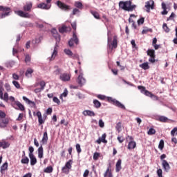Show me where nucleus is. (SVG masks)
I'll use <instances>...</instances> for the list:
<instances>
[{"label": "nucleus", "mask_w": 177, "mask_h": 177, "mask_svg": "<svg viewBox=\"0 0 177 177\" xmlns=\"http://www.w3.org/2000/svg\"><path fill=\"white\" fill-rule=\"evenodd\" d=\"M74 42L76 45H78L80 40L78 39V37H77V33L75 31L73 32V38H71L68 41L69 46H74Z\"/></svg>", "instance_id": "nucleus-5"}, {"label": "nucleus", "mask_w": 177, "mask_h": 177, "mask_svg": "<svg viewBox=\"0 0 177 177\" xmlns=\"http://www.w3.org/2000/svg\"><path fill=\"white\" fill-rule=\"evenodd\" d=\"M34 73V70L31 69V68H28L26 70V72L25 73L26 77H31V74Z\"/></svg>", "instance_id": "nucleus-34"}, {"label": "nucleus", "mask_w": 177, "mask_h": 177, "mask_svg": "<svg viewBox=\"0 0 177 177\" xmlns=\"http://www.w3.org/2000/svg\"><path fill=\"white\" fill-rule=\"evenodd\" d=\"M147 56H149L150 57H156V51L153 49H148L147 51Z\"/></svg>", "instance_id": "nucleus-28"}, {"label": "nucleus", "mask_w": 177, "mask_h": 177, "mask_svg": "<svg viewBox=\"0 0 177 177\" xmlns=\"http://www.w3.org/2000/svg\"><path fill=\"white\" fill-rule=\"evenodd\" d=\"M122 125V123H121V122H119L117 123L115 129L118 131V132H121Z\"/></svg>", "instance_id": "nucleus-41"}, {"label": "nucleus", "mask_w": 177, "mask_h": 177, "mask_svg": "<svg viewBox=\"0 0 177 177\" xmlns=\"http://www.w3.org/2000/svg\"><path fill=\"white\" fill-rule=\"evenodd\" d=\"M37 8L39 9H45L46 10H48V9H50V5L46 4L45 3H41L38 4Z\"/></svg>", "instance_id": "nucleus-14"}, {"label": "nucleus", "mask_w": 177, "mask_h": 177, "mask_svg": "<svg viewBox=\"0 0 177 177\" xmlns=\"http://www.w3.org/2000/svg\"><path fill=\"white\" fill-rule=\"evenodd\" d=\"M73 168V160L71 159L68 162H66L64 167L62 168V174H65L66 175H68L70 174V169Z\"/></svg>", "instance_id": "nucleus-4"}, {"label": "nucleus", "mask_w": 177, "mask_h": 177, "mask_svg": "<svg viewBox=\"0 0 177 177\" xmlns=\"http://www.w3.org/2000/svg\"><path fill=\"white\" fill-rule=\"evenodd\" d=\"M53 100L54 103H57V104H60V100L57 97H54L53 98Z\"/></svg>", "instance_id": "nucleus-62"}, {"label": "nucleus", "mask_w": 177, "mask_h": 177, "mask_svg": "<svg viewBox=\"0 0 177 177\" xmlns=\"http://www.w3.org/2000/svg\"><path fill=\"white\" fill-rule=\"evenodd\" d=\"M75 8H77V9H82L84 6L82 5V3H81L80 1H76L75 3Z\"/></svg>", "instance_id": "nucleus-42"}, {"label": "nucleus", "mask_w": 177, "mask_h": 177, "mask_svg": "<svg viewBox=\"0 0 177 177\" xmlns=\"http://www.w3.org/2000/svg\"><path fill=\"white\" fill-rule=\"evenodd\" d=\"M44 172L46 174H52V172H53V167H52V166H48L44 169Z\"/></svg>", "instance_id": "nucleus-33"}, {"label": "nucleus", "mask_w": 177, "mask_h": 177, "mask_svg": "<svg viewBox=\"0 0 177 177\" xmlns=\"http://www.w3.org/2000/svg\"><path fill=\"white\" fill-rule=\"evenodd\" d=\"M157 175L158 177H162V169H158Z\"/></svg>", "instance_id": "nucleus-61"}, {"label": "nucleus", "mask_w": 177, "mask_h": 177, "mask_svg": "<svg viewBox=\"0 0 177 177\" xmlns=\"http://www.w3.org/2000/svg\"><path fill=\"white\" fill-rule=\"evenodd\" d=\"M145 8L148 9V10H150V8L154 9V1L150 0L149 1H147L145 3Z\"/></svg>", "instance_id": "nucleus-13"}, {"label": "nucleus", "mask_w": 177, "mask_h": 177, "mask_svg": "<svg viewBox=\"0 0 177 177\" xmlns=\"http://www.w3.org/2000/svg\"><path fill=\"white\" fill-rule=\"evenodd\" d=\"M10 8L0 6V19H5L10 15Z\"/></svg>", "instance_id": "nucleus-3"}, {"label": "nucleus", "mask_w": 177, "mask_h": 177, "mask_svg": "<svg viewBox=\"0 0 177 177\" xmlns=\"http://www.w3.org/2000/svg\"><path fill=\"white\" fill-rule=\"evenodd\" d=\"M100 139H101V142H102V143H106L107 140H106V133H104L102 136V138H100Z\"/></svg>", "instance_id": "nucleus-56"}, {"label": "nucleus", "mask_w": 177, "mask_h": 177, "mask_svg": "<svg viewBox=\"0 0 177 177\" xmlns=\"http://www.w3.org/2000/svg\"><path fill=\"white\" fill-rule=\"evenodd\" d=\"M23 100H24L25 102H26V103H28V104H32V106L33 107H36V104L35 102L30 100L28 98H27V97L24 96L23 97Z\"/></svg>", "instance_id": "nucleus-29"}, {"label": "nucleus", "mask_w": 177, "mask_h": 177, "mask_svg": "<svg viewBox=\"0 0 177 177\" xmlns=\"http://www.w3.org/2000/svg\"><path fill=\"white\" fill-rule=\"evenodd\" d=\"M11 106L15 109V110H20L21 111H24L26 108H24V105H22L20 102H15L14 104H11Z\"/></svg>", "instance_id": "nucleus-8"}, {"label": "nucleus", "mask_w": 177, "mask_h": 177, "mask_svg": "<svg viewBox=\"0 0 177 177\" xmlns=\"http://www.w3.org/2000/svg\"><path fill=\"white\" fill-rule=\"evenodd\" d=\"M75 147L78 154H80V153L82 151V149H81V145L80 144H76Z\"/></svg>", "instance_id": "nucleus-51"}, {"label": "nucleus", "mask_w": 177, "mask_h": 177, "mask_svg": "<svg viewBox=\"0 0 177 177\" xmlns=\"http://www.w3.org/2000/svg\"><path fill=\"white\" fill-rule=\"evenodd\" d=\"M162 165L165 171H169L171 169V166H169V163L166 160H162Z\"/></svg>", "instance_id": "nucleus-17"}, {"label": "nucleus", "mask_w": 177, "mask_h": 177, "mask_svg": "<svg viewBox=\"0 0 177 177\" xmlns=\"http://www.w3.org/2000/svg\"><path fill=\"white\" fill-rule=\"evenodd\" d=\"M67 95H68V91H67V89H65L64 93L61 94L59 99H63V97H66Z\"/></svg>", "instance_id": "nucleus-46"}, {"label": "nucleus", "mask_w": 177, "mask_h": 177, "mask_svg": "<svg viewBox=\"0 0 177 177\" xmlns=\"http://www.w3.org/2000/svg\"><path fill=\"white\" fill-rule=\"evenodd\" d=\"M122 162V160H121V159H119L116 162V165H115L116 172H120V171H121V169H122V167H121Z\"/></svg>", "instance_id": "nucleus-21"}, {"label": "nucleus", "mask_w": 177, "mask_h": 177, "mask_svg": "<svg viewBox=\"0 0 177 177\" xmlns=\"http://www.w3.org/2000/svg\"><path fill=\"white\" fill-rule=\"evenodd\" d=\"M98 124L100 128H104V122L102 119L99 120Z\"/></svg>", "instance_id": "nucleus-59"}, {"label": "nucleus", "mask_w": 177, "mask_h": 177, "mask_svg": "<svg viewBox=\"0 0 177 177\" xmlns=\"http://www.w3.org/2000/svg\"><path fill=\"white\" fill-rule=\"evenodd\" d=\"M118 140L119 142L122 143L125 141V138H124V136H118Z\"/></svg>", "instance_id": "nucleus-52"}, {"label": "nucleus", "mask_w": 177, "mask_h": 177, "mask_svg": "<svg viewBox=\"0 0 177 177\" xmlns=\"http://www.w3.org/2000/svg\"><path fill=\"white\" fill-rule=\"evenodd\" d=\"M59 80L63 81V82H67L71 80V74L70 73H61L59 75Z\"/></svg>", "instance_id": "nucleus-7"}, {"label": "nucleus", "mask_w": 177, "mask_h": 177, "mask_svg": "<svg viewBox=\"0 0 177 177\" xmlns=\"http://www.w3.org/2000/svg\"><path fill=\"white\" fill-rule=\"evenodd\" d=\"M6 117V113L5 112L0 111V119L5 118Z\"/></svg>", "instance_id": "nucleus-63"}, {"label": "nucleus", "mask_w": 177, "mask_h": 177, "mask_svg": "<svg viewBox=\"0 0 177 177\" xmlns=\"http://www.w3.org/2000/svg\"><path fill=\"white\" fill-rule=\"evenodd\" d=\"M9 122V120H8V119L3 118L0 119V127L1 128H5V127H6V125H8Z\"/></svg>", "instance_id": "nucleus-16"}, {"label": "nucleus", "mask_w": 177, "mask_h": 177, "mask_svg": "<svg viewBox=\"0 0 177 177\" xmlns=\"http://www.w3.org/2000/svg\"><path fill=\"white\" fill-rule=\"evenodd\" d=\"M64 52L65 55H67V56H68V57H75V55H74L70 49H64Z\"/></svg>", "instance_id": "nucleus-25"}, {"label": "nucleus", "mask_w": 177, "mask_h": 177, "mask_svg": "<svg viewBox=\"0 0 177 177\" xmlns=\"http://www.w3.org/2000/svg\"><path fill=\"white\" fill-rule=\"evenodd\" d=\"M67 28H67L66 26H63L59 28V32L63 34L64 32H67Z\"/></svg>", "instance_id": "nucleus-40"}, {"label": "nucleus", "mask_w": 177, "mask_h": 177, "mask_svg": "<svg viewBox=\"0 0 177 177\" xmlns=\"http://www.w3.org/2000/svg\"><path fill=\"white\" fill-rule=\"evenodd\" d=\"M1 100H4V102H8L9 101V95L8 93H5L3 95V98H1Z\"/></svg>", "instance_id": "nucleus-43"}, {"label": "nucleus", "mask_w": 177, "mask_h": 177, "mask_svg": "<svg viewBox=\"0 0 177 177\" xmlns=\"http://www.w3.org/2000/svg\"><path fill=\"white\" fill-rule=\"evenodd\" d=\"M104 177H111V170H110V167H108L106 172L104 174Z\"/></svg>", "instance_id": "nucleus-37"}, {"label": "nucleus", "mask_w": 177, "mask_h": 177, "mask_svg": "<svg viewBox=\"0 0 177 177\" xmlns=\"http://www.w3.org/2000/svg\"><path fill=\"white\" fill-rule=\"evenodd\" d=\"M93 104L95 106V107L96 109H99L100 108V106H102V104L100 103V102H99V100H93Z\"/></svg>", "instance_id": "nucleus-36"}, {"label": "nucleus", "mask_w": 177, "mask_h": 177, "mask_svg": "<svg viewBox=\"0 0 177 177\" xmlns=\"http://www.w3.org/2000/svg\"><path fill=\"white\" fill-rule=\"evenodd\" d=\"M41 142L43 145H46L48 143V131H45L41 139Z\"/></svg>", "instance_id": "nucleus-26"}, {"label": "nucleus", "mask_w": 177, "mask_h": 177, "mask_svg": "<svg viewBox=\"0 0 177 177\" xmlns=\"http://www.w3.org/2000/svg\"><path fill=\"white\" fill-rule=\"evenodd\" d=\"M118 46V37L117 35H114L111 42V49H117Z\"/></svg>", "instance_id": "nucleus-11"}, {"label": "nucleus", "mask_w": 177, "mask_h": 177, "mask_svg": "<svg viewBox=\"0 0 177 177\" xmlns=\"http://www.w3.org/2000/svg\"><path fill=\"white\" fill-rule=\"evenodd\" d=\"M8 100H10V102H11V104H15V102H19V101H16V100H15V97H13V96H10V97H8Z\"/></svg>", "instance_id": "nucleus-57"}, {"label": "nucleus", "mask_w": 177, "mask_h": 177, "mask_svg": "<svg viewBox=\"0 0 177 177\" xmlns=\"http://www.w3.org/2000/svg\"><path fill=\"white\" fill-rule=\"evenodd\" d=\"M9 146H10L9 142L5 140L0 141V147H2V149H8Z\"/></svg>", "instance_id": "nucleus-22"}, {"label": "nucleus", "mask_w": 177, "mask_h": 177, "mask_svg": "<svg viewBox=\"0 0 177 177\" xmlns=\"http://www.w3.org/2000/svg\"><path fill=\"white\" fill-rule=\"evenodd\" d=\"M148 135H156V129L151 128L147 132Z\"/></svg>", "instance_id": "nucleus-48"}, {"label": "nucleus", "mask_w": 177, "mask_h": 177, "mask_svg": "<svg viewBox=\"0 0 177 177\" xmlns=\"http://www.w3.org/2000/svg\"><path fill=\"white\" fill-rule=\"evenodd\" d=\"M100 158V153L95 152L93 156L94 161H97V160H99Z\"/></svg>", "instance_id": "nucleus-38"}, {"label": "nucleus", "mask_w": 177, "mask_h": 177, "mask_svg": "<svg viewBox=\"0 0 177 177\" xmlns=\"http://www.w3.org/2000/svg\"><path fill=\"white\" fill-rule=\"evenodd\" d=\"M34 147H29V156H34Z\"/></svg>", "instance_id": "nucleus-58"}, {"label": "nucleus", "mask_w": 177, "mask_h": 177, "mask_svg": "<svg viewBox=\"0 0 177 177\" xmlns=\"http://www.w3.org/2000/svg\"><path fill=\"white\" fill-rule=\"evenodd\" d=\"M38 157L39 158H44V147H42V145H41L38 149Z\"/></svg>", "instance_id": "nucleus-23"}, {"label": "nucleus", "mask_w": 177, "mask_h": 177, "mask_svg": "<svg viewBox=\"0 0 177 177\" xmlns=\"http://www.w3.org/2000/svg\"><path fill=\"white\" fill-rule=\"evenodd\" d=\"M138 88L141 91V93H146V87L143 86H138Z\"/></svg>", "instance_id": "nucleus-45"}, {"label": "nucleus", "mask_w": 177, "mask_h": 177, "mask_svg": "<svg viewBox=\"0 0 177 177\" xmlns=\"http://www.w3.org/2000/svg\"><path fill=\"white\" fill-rule=\"evenodd\" d=\"M33 115L35 117L37 116L38 118L39 124L40 125H42L45 121L42 119V113H41V111H37V113L33 112Z\"/></svg>", "instance_id": "nucleus-12"}, {"label": "nucleus", "mask_w": 177, "mask_h": 177, "mask_svg": "<svg viewBox=\"0 0 177 177\" xmlns=\"http://www.w3.org/2000/svg\"><path fill=\"white\" fill-rule=\"evenodd\" d=\"M8 165L7 162L3 164L0 169L1 174H3V172H5V171L8 169Z\"/></svg>", "instance_id": "nucleus-31"}, {"label": "nucleus", "mask_w": 177, "mask_h": 177, "mask_svg": "<svg viewBox=\"0 0 177 177\" xmlns=\"http://www.w3.org/2000/svg\"><path fill=\"white\" fill-rule=\"evenodd\" d=\"M162 28L165 32H169L170 30L167 24H163Z\"/></svg>", "instance_id": "nucleus-47"}, {"label": "nucleus", "mask_w": 177, "mask_h": 177, "mask_svg": "<svg viewBox=\"0 0 177 177\" xmlns=\"http://www.w3.org/2000/svg\"><path fill=\"white\" fill-rule=\"evenodd\" d=\"M111 50V39L110 38V32H108V53Z\"/></svg>", "instance_id": "nucleus-30"}, {"label": "nucleus", "mask_w": 177, "mask_h": 177, "mask_svg": "<svg viewBox=\"0 0 177 177\" xmlns=\"http://www.w3.org/2000/svg\"><path fill=\"white\" fill-rule=\"evenodd\" d=\"M56 56H57V48L55 46L54 48V50L53 52V54L51 55V59L50 60H53V59H55V57H56Z\"/></svg>", "instance_id": "nucleus-39"}, {"label": "nucleus", "mask_w": 177, "mask_h": 177, "mask_svg": "<svg viewBox=\"0 0 177 177\" xmlns=\"http://www.w3.org/2000/svg\"><path fill=\"white\" fill-rule=\"evenodd\" d=\"M137 22H138V26L143 24L145 23V17H141L140 19H139L138 20Z\"/></svg>", "instance_id": "nucleus-54"}, {"label": "nucleus", "mask_w": 177, "mask_h": 177, "mask_svg": "<svg viewBox=\"0 0 177 177\" xmlns=\"http://www.w3.org/2000/svg\"><path fill=\"white\" fill-rule=\"evenodd\" d=\"M89 176V170L86 169L83 174V177H88Z\"/></svg>", "instance_id": "nucleus-64"}, {"label": "nucleus", "mask_w": 177, "mask_h": 177, "mask_svg": "<svg viewBox=\"0 0 177 177\" xmlns=\"http://www.w3.org/2000/svg\"><path fill=\"white\" fill-rule=\"evenodd\" d=\"M57 5L58 6V8H59V9H61V10H64L65 12H68V10H70V9H71L70 8V6H68L67 4L58 1H57Z\"/></svg>", "instance_id": "nucleus-6"}, {"label": "nucleus", "mask_w": 177, "mask_h": 177, "mask_svg": "<svg viewBox=\"0 0 177 177\" xmlns=\"http://www.w3.org/2000/svg\"><path fill=\"white\" fill-rule=\"evenodd\" d=\"M83 115L86 117V115H88V117H95L96 114H95V112L89 110H86L83 111Z\"/></svg>", "instance_id": "nucleus-19"}, {"label": "nucleus", "mask_w": 177, "mask_h": 177, "mask_svg": "<svg viewBox=\"0 0 177 177\" xmlns=\"http://www.w3.org/2000/svg\"><path fill=\"white\" fill-rule=\"evenodd\" d=\"M140 68H142V70H149L150 68V66H149V62H145L142 64H140Z\"/></svg>", "instance_id": "nucleus-32"}, {"label": "nucleus", "mask_w": 177, "mask_h": 177, "mask_svg": "<svg viewBox=\"0 0 177 177\" xmlns=\"http://www.w3.org/2000/svg\"><path fill=\"white\" fill-rule=\"evenodd\" d=\"M112 104L113 106H115L116 107H118L119 109H122V110H126L127 108H125V106L122 104L120 101L115 100V99H112L111 100Z\"/></svg>", "instance_id": "nucleus-9"}, {"label": "nucleus", "mask_w": 177, "mask_h": 177, "mask_svg": "<svg viewBox=\"0 0 177 177\" xmlns=\"http://www.w3.org/2000/svg\"><path fill=\"white\" fill-rule=\"evenodd\" d=\"M158 149H160V150H162V149H164V140H160L158 145Z\"/></svg>", "instance_id": "nucleus-49"}, {"label": "nucleus", "mask_w": 177, "mask_h": 177, "mask_svg": "<svg viewBox=\"0 0 177 177\" xmlns=\"http://www.w3.org/2000/svg\"><path fill=\"white\" fill-rule=\"evenodd\" d=\"M21 164H28V162H30V159L28 158V157L24 156L21 160Z\"/></svg>", "instance_id": "nucleus-35"}, {"label": "nucleus", "mask_w": 177, "mask_h": 177, "mask_svg": "<svg viewBox=\"0 0 177 177\" xmlns=\"http://www.w3.org/2000/svg\"><path fill=\"white\" fill-rule=\"evenodd\" d=\"M171 136H175V135H177V127H174L171 131Z\"/></svg>", "instance_id": "nucleus-50"}, {"label": "nucleus", "mask_w": 177, "mask_h": 177, "mask_svg": "<svg viewBox=\"0 0 177 177\" xmlns=\"http://www.w3.org/2000/svg\"><path fill=\"white\" fill-rule=\"evenodd\" d=\"M127 138H129V140H131L129 142L127 149L129 150H132V149H135V147H136V142L132 141V140H133V138L131 136H128Z\"/></svg>", "instance_id": "nucleus-10"}, {"label": "nucleus", "mask_w": 177, "mask_h": 177, "mask_svg": "<svg viewBox=\"0 0 177 177\" xmlns=\"http://www.w3.org/2000/svg\"><path fill=\"white\" fill-rule=\"evenodd\" d=\"M23 10H17L15 11V15L19 16V17H23L24 19H30L31 15L26 12H31V9H32V2L29 1L26 3L23 7Z\"/></svg>", "instance_id": "nucleus-1"}, {"label": "nucleus", "mask_w": 177, "mask_h": 177, "mask_svg": "<svg viewBox=\"0 0 177 177\" xmlns=\"http://www.w3.org/2000/svg\"><path fill=\"white\" fill-rule=\"evenodd\" d=\"M77 82V84H79V85H84V84H85V82H86V80H85V78H84V77L82 76V74H80L78 76Z\"/></svg>", "instance_id": "nucleus-15"}, {"label": "nucleus", "mask_w": 177, "mask_h": 177, "mask_svg": "<svg viewBox=\"0 0 177 177\" xmlns=\"http://www.w3.org/2000/svg\"><path fill=\"white\" fill-rule=\"evenodd\" d=\"M13 85L17 88V89H20V84L17 81H12Z\"/></svg>", "instance_id": "nucleus-53"}, {"label": "nucleus", "mask_w": 177, "mask_h": 177, "mask_svg": "<svg viewBox=\"0 0 177 177\" xmlns=\"http://www.w3.org/2000/svg\"><path fill=\"white\" fill-rule=\"evenodd\" d=\"M30 62H31V56H30V55H26L25 57V62L30 63Z\"/></svg>", "instance_id": "nucleus-55"}, {"label": "nucleus", "mask_w": 177, "mask_h": 177, "mask_svg": "<svg viewBox=\"0 0 177 177\" xmlns=\"http://www.w3.org/2000/svg\"><path fill=\"white\" fill-rule=\"evenodd\" d=\"M91 15H93V16H94L95 19H100V15H99V12H96V11H91Z\"/></svg>", "instance_id": "nucleus-44"}, {"label": "nucleus", "mask_w": 177, "mask_h": 177, "mask_svg": "<svg viewBox=\"0 0 177 177\" xmlns=\"http://www.w3.org/2000/svg\"><path fill=\"white\" fill-rule=\"evenodd\" d=\"M146 96H149L150 97H153V95L151 93V92L149 91H145V93H144Z\"/></svg>", "instance_id": "nucleus-60"}, {"label": "nucleus", "mask_w": 177, "mask_h": 177, "mask_svg": "<svg viewBox=\"0 0 177 177\" xmlns=\"http://www.w3.org/2000/svg\"><path fill=\"white\" fill-rule=\"evenodd\" d=\"M119 6L123 10H126L127 12H133V9L136 8V6H132V2L131 1H120Z\"/></svg>", "instance_id": "nucleus-2"}, {"label": "nucleus", "mask_w": 177, "mask_h": 177, "mask_svg": "<svg viewBox=\"0 0 177 177\" xmlns=\"http://www.w3.org/2000/svg\"><path fill=\"white\" fill-rule=\"evenodd\" d=\"M29 158L30 160V165L32 167H34V165H35V164H37V158L35 157V156L32 155V156H29Z\"/></svg>", "instance_id": "nucleus-24"}, {"label": "nucleus", "mask_w": 177, "mask_h": 177, "mask_svg": "<svg viewBox=\"0 0 177 177\" xmlns=\"http://www.w3.org/2000/svg\"><path fill=\"white\" fill-rule=\"evenodd\" d=\"M158 121L160 122H169V119L165 116H159L158 118Z\"/></svg>", "instance_id": "nucleus-27"}, {"label": "nucleus", "mask_w": 177, "mask_h": 177, "mask_svg": "<svg viewBox=\"0 0 177 177\" xmlns=\"http://www.w3.org/2000/svg\"><path fill=\"white\" fill-rule=\"evenodd\" d=\"M51 33L53 34V37H54V38H55V39L57 41L60 40V35H59V33L57 32V30H56V29H53L51 30Z\"/></svg>", "instance_id": "nucleus-18"}, {"label": "nucleus", "mask_w": 177, "mask_h": 177, "mask_svg": "<svg viewBox=\"0 0 177 177\" xmlns=\"http://www.w3.org/2000/svg\"><path fill=\"white\" fill-rule=\"evenodd\" d=\"M38 85H39L40 89H41V91H44V89H45V86H46V83L45 82V81H41L39 83H35V87L37 88V86H38Z\"/></svg>", "instance_id": "nucleus-20"}]
</instances>
